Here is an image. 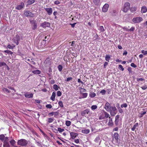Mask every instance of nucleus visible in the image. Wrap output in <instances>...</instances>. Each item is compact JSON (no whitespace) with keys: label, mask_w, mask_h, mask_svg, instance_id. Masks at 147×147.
Listing matches in <instances>:
<instances>
[{"label":"nucleus","mask_w":147,"mask_h":147,"mask_svg":"<svg viewBox=\"0 0 147 147\" xmlns=\"http://www.w3.org/2000/svg\"><path fill=\"white\" fill-rule=\"evenodd\" d=\"M143 20L142 18L141 17H137L133 18L132 21L134 23H138Z\"/></svg>","instance_id":"obj_6"},{"label":"nucleus","mask_w":147,"mask_h":147,"mask_svg":"<svg viewBox=\"0 0 147 147\" xmlns=\"http://www.w3.org/2000/svg\"><path fill=\"white\" fill-rule=\"evenodd\" d=\"M54 3L55 4L58 5L60 3V2L58 1H56L54 2Z\"/></svg>","instance_id":"obj_63"},{"label":"nucleus","mask_w":147,"mask_h":147,"mask_svg":"<svg viewBox=\"0 0 147 147\" xmlns=\"http://www.w3.org/2000/svg\"><path fill=\"white\" fill-rule=\"evenodd\" d=\"M99 30L101 32H103L104 30L103 27L102 26H100L99 27Z\"/></svg>","instance_id":"obj_44"},{"label":"nucleus","mask_w":147,"mask_h":147,"mask_svg":"<svg viewBox=\"0 0 147 147\" xmlns=\"http://www.w3.org/2000/svg\"><path fill=\"white\" fill-rule=\"evenodd\" d=\"M134 29V28L133 27H132L129 30H129L130 31H133Z\"/></svg>","instance_id":"obj_60"},{"label":"nucleus","mask_w":147,"mask_h":147,"mask_svg":"<svg viewBox=\"0 0 147 147\" xmlns=\"http://www.w3.org/2000/svg\"><path fill=\"white\" fill-rule=\"evenodd\" d=\"M34 0H28L27 1V3L29 5H31L34 3Z\"/></svg>","instance_id":"obj_32"},{"label":"nucleus","mask_w":147,"mask_h":147,"mask_svg":"<svg viewBox=\"0 0 147 147\" xmlns=\"http://www.w3.org/2000/svg\"><path fill=\"white\" fill-rule=\"evenodd\" d=\"M109 5L108 4H105L103 7L102 10L103 12H107L108 9Z\"/></svg>","instance_id":"obj_11"},{"label":"nucleus","mask_w":147,"mask_h":147,"mask_svg":"<svg viewBox=\"0 0 147 147\" xmlns=\"http://www.w3.org/2000/svg\"><path fill=\"white\" fill-rule=\"evenodd\" d=\"M2 90H3L4 91H5V92H7V93H9L10 91H9L7 89V88H2Z\"/></svg>","instance_id":"obj_46"},{"label":"nucleus","mask_w":147,"mask_h":147,"mask_svg":"<svg viewBox=\"0 0 147 147\" xmlns=\"http://www.w3.org/2000/svg\"><path fill=\"white\" fill-rule=\"evenodd\" d=\"M110 106H111L110 104L108 102H107L105 104V110L107 111H110Z\"/></svg>","instance_id":"obj_12"},{"label":"nucleus","mask_w":147,"mask_h":147,"mask_svg":"<svg viewBox=\"0 0 147 147\" xmlns=\"http://www.w3.org/2000/svg\"><path fill=\"white\" fill-rule=\"evenodd\" d=\"M10 143L11 145L12 146H14V144H15L16 142L14 140H12L10 141Z\"/></svg>","instance_id":"obj_35"},{"label":"nucleus","mask_w":147,"mask_h":147,"mask_svg":"<svg viewBox=\"0 0 147 147\" xmlns=\"http://www.w3.org/2000/svg\"><path fill=\"white\" fill-rule=\"evenodd\" d=\"M10 146L8 142H4L3 147H9Z\"/></svg>","instance_id":"obj_36"},{"label":"nucleus","mask_w":147,"mask_h":147,"mask_svg":"<svg viewBox=\"0 0 147 147\" xmlns=\"http://www.w3.org/2000/svg\"><path fill=\"white\" fill-rule=\"evenodd\" d=\"M7 66V64L4 62H0V67L2 66Z\"/></svg>","instance_id":"obj_40"},{"label":"nucleus","mask_w":147,"mask_h":147,"mask_svg":"<svg viewBox=\"0 0 147 147\" xmlns=\"http://www.w3.org/2000/svg\"><path fill=\"white\" fill-rule=\"evenodd\" d=\"M138 123H136L135 124H134L133 127L131 128V130L132 131H134L135 129L136 128V127H138Z\"/></svg>","instance_id":"obj_27"},{"label":"nucleus","mask_w":147,"mask_h":147,"mask_svg":"<svg viewBox=\"0 0 147 147\" xmlns=\"http://www.w3.org/2000/svg\"><path fill=\"white\" fill-rule=\"evenodd\" d=\"M41 72V71L39 70H34L32 71V73L34 74H40Z\"/></svg>","instance_id":"obj_25"},{"label":"nucleus","mask_w":147,"mask_h":147,"mask_svg":"<svg viewBox=\"0 0 147 147\" xmlns=\"http://www.w3.org/2000/svg\"><path fill=\"white\" fill-rule=\"evenodd\" d=\"M5 136L3 135H0V139L2 141H3Z\"/></svg>","instance_id":"obj_49"},{"label":"nucleus","mask_w":147,"mask_h":147,"mask_svg":"<svg viewBox=\"0 0 147 147\" xmlns=\"http://www.w3.org/2000/svg\"><path fill=\"white\" fill-rule=\"evenodd\" d=\"M30 23L31 24V25L32 30H35L37 28V23L35 20H30Z\"/></svg>","instance_id":"obj_2"},{"label":"nucleus","mask_w":147,"mask_h":147,"mask_svg":"<svg viewBox=\"0 0 147 147\" xmlns=\"http://www.w3.org/2000/svg\"><path fill=\"white\" fill-rule=\"evenodd\" d=\"M58 104H59V105L60 106V107H63V103L62 101H59L58 102Z\"/></svg>","instance_id":"obj_52"},{"label":"nucleus","mask_w":147,"mask_h":147,"mask_svg":"<svg viewBox=\"0 0 147 147\" xmlns=\"http://www.w3.org/2000/svg\"><path fill=\"white\" fill-rule=\"evenodd\" d=\"M119 136L118 134L117 133H115L113 136V138L115 139L116 142H118V138Z\"/></svg>","instance_id":"obj_16"},{"label":"nucleus","mask_w":147,"mask_h":147,"mask_svg":"<svg viewBox=\"0 0 147 147\" xmlns=\"http://www.w3.org/2000/svg\"><path fill=\"white\" fill-rule=\"evenodd\" d=\"M109 117V118H110V117H109V115L107 112H105L101 114L99 118V119H106Z\"/></svg>","instance_id":"obj_3"},{"label":"nucleus","mask_w":147,"mask_h":147,"mask_svg":"<svg viewBox=\"0 0 147 147\" xmlns=\"http://www.w3.org/2000/svg\"><path fill=\"white\" fill-rule=\"evenodd\" d=\"M56 93L55 92H53L52 93V96L51 97V99L53 101H54L55 99V97L56 96Z\"/></svg>","instance_id":"obj_22"},{"label":"nucleus","mask_w":147,"mask_h":147,"mask_svg":"<svg viewBox=\"0 0 147 147\" xmlns=\"http://www.w3.org/2000/svg\"><path fill=\"white\" fill-rule=\"evenodd\" d=\"M147 109H142V111H141L140 113L139 114V117L141 118L143 117L144 115H145L146 113L147 110Z\"/></svg>","instance_id":"obj_9"},{"label":"nucleus","mask_w":147,"mask_h":147,"mask_svg":"<svg viewBox=\"0 0 147 147\" xmlns=\"http://www.w3.org/2000/svg\"><path fill=\"white\" fill-rule=\"evenodd\" d=\"M15 47V46L13 45V46H11L10 44H9L7 46V48L11 49H13Z\"/></svg>","instance_id":"obj_30"},{"label":"nucleus","mask_w":147,"mask_h":147,"mask_svg":"<svg viewBox=\"0 0 147 147\" xmlns=\"http://www.w3.org/2000/svg\"><path fill=\"white\" fill-rule=\"evenodd\" d=\"M71 122L70 121H67L66 122V124L67 126H69L71 124Z\"/></svg>","instance_id":"obj_53"},{"label":"nucleus","mask_w":147,"mask_h":147,"mask_svg":"<svg viewBox=\"0 0 147 147\" xmlns=\"http://www.w3.org/2000/svg\"><path fill=\"white\" fill-rule=\"evenodd\" d=\"M96 95V94L94 92H91L89 94V96L91 98H93Z\"/></svg>","instance_id":"obj_29"},{"label":"nucleus","mask_w":147,"mask_h":147,"mask_svg":"<svg viewBox=\"0 0 147 147\" xmlns=\"http://www.w3.org/2000/svg\"><path fill=\"white\" fill-rule=\"evenodd\" d=\"M106 91L105 90H102L100 91V93L102 94H104L105 93Z\"/></svg>","instance_id":"obj_58"},{"label":"nucleus","mask_w":147,"mask_h":147,"mask_svg":"<svg viewBox=\"0 0 147 147\" xmlns=\"http://www.w3.org/2000/svg\"><path fill=\"white\" fill-rule=\"evenodd\" d=\"M43 39L45 40H46V41H47L49 38L50 37L49 35H47V36H43Z\"/></svg>","instance_id":"obj_31"},{"label":"nucleus","mask_w":147,"mask_h":147,"mask_svg":"<svg viewBox=\"0 0 147 147\" xmlns=\"http://www.w3.org/2000/svg\"><path fill=\"white\" fill-rule=\"evenodd\" d=\"M118 68L119 69L121 70L122 71H123L124 70V68L121 65H119Z\"/></svg>","instance_id":"obj_43"},{"label":"nucleus","mask_w":147,"mask_h":147,"mask_svg":"<svg viewBox=\"0 0 147 147\" xmlns=\"http://www.w3.org/2000/svg\"><path fill=\"white\" fill-rule=\"evenodd\" d=\"M110 112L111 115L112 116H115L117 113V111L115 106H110Z\"/></svg>","instance_id":"obj_1"},{"label":"nucleus","mask_w":147,"mask_h":147,"mask_svg":"<svg viewBox=\"0 0 147 147\" xmlns=\"http://www.w3.org/2000/svg\"><path fill=\"white\" fill-rule=\"evenodd\" d=\"M110 58L111 57L109 55H106L105 57V59L106 61L109 62Z\"/></svg>","instance_id":"obj_26"},{"label":"nucleus","mask_w":147,"mask_h":147,"mask_svg":"<svg viewBox=\"0 0 147 147\" xmlns=\"http://www.w3.org/2000/svg\"><path fill=\"white\" fill-rule=\"evenodd\" d=\"M108 125H110V126H113V122L112 121V120H109Z\"/></svg>","instance_id":"obj_39"},{"label":"nucleus","mask_w":147,"mask_h":147,"mask_svg":"<svg viewBox=\"0 0 147 147\" xmlns=\"http://www.w3.org/2000/svg\"><path fill=\"white\" fill-rule=\"evenodd\" d=\"M81 94L82 95V97H79L80 99L86 98L87 97L88 94V93H82Z\"/></svg>","instance_id":"obj_24"},{"label":"nucleus","mask_w":147,"mask_h":147,"mask_svg":"<svg viewBox=\"0 0 147 147\" xmlns=\"http://www.w3.org/2000/svg\"><path fill=\"white\" fill-rule=\"evenodd\" d=\"M144 80V79L143 78H137V81H143Z\"/></svg>","instance_id":"obj_59"},{"label":"nucleus","mask_w":147,"mask_h":147,"mask_svg":"<svg viewBox=\"0 0 147 147\" xmlns=\"http://www.w3.org/2000/svg\"><path fill=\"white\" fill-rule=\"evenodd\" d=\"M46 40H45L43 39L42 41L41 42V46L42 48L46 46Z\"/></svg>","instance_id":"obj_17"},{"label":"nucleus","mask_w":147,"mask_h":147,"mask_svg":"<svg viewBox=\"0 0 147 147\" xmlns=\"http://www.w3.org/2000/svg\"><path fill=\"white\" fill-rule=\"evenodd\" d=\"M72 79L73 78L72 77H69L66 79L65 81L68 82V81H69L72 80Z\"/></svg>","instance_id":"obj_61"},{"label":"nucleus","mask_w":147,"mask_h":147,"mask_svg":"<svg viewBox=\"0 0 147 147\" xmlns=\"http://www.w3.org/2000/svg\"><path fill=\"white\" fill-rule=\"evenodd\" d=\"M50 83L52 84H54L55 83L54 80L53 79L51 80L50 82Z\"/></svg>","instance_id":"obj_64"},{"label":"nucleus","mask_w":147,"mask_h":147,"mask_svg":"<svg viewBox=\"0 0 147 147\" xmlns=\"http://www.w3.org/2000/svg\"><path fill=\"white\" fill-rule=\"evenodd\" d=\"M97 107L96 105H93L91 106V109L92 110H94L97 109Z\"/></svg>","instance_id":"obj_42"},{"label":"nucleus","mask_w":147,"mask_h":147,"mask_svg":"<svg viewBox=\"0 0 147 147\" xmlns=\"http://www.w3.org/2000/svg\"><path fill=\"white\" fill-rule=\"evenodd\" d=\"M127 106V105L126 104V103H125L122 104L121 106V108H123V107L126 108Z\"/></svg>","instance_id":"obj_41"},{"label":"nucleus","mask_w":147,"mask_h":147,"mask_svg":"<svg viewBox=\"0 0 147 147\" xmlns=\"http://www.w3.org/2000/svg\"><path fill=\"white\" fill-rule=\"evenodd\" d=\"M24 96L26 98H31L33 97V94L32 93L28 94V93L27 92L25 94Z\"/></svg>","instance_id":"obj_18"},{"label":"nucleus","mask_w":147,"mask_h":147,"mask_svg":"<svg viewBox=\"0 0 147 147\" xmlns=\"http://www.w3.org/2000/svg\"><path fill=\"white\" fill-rule=\"evenodd\" d=\"M24 6V5L23 2H21L20 5H18L16 7V9L18 10H20L23 8Z\"/></svg>","instance_id":"obj_15"},{"label":"nucleus","mask_w":147,"mask_h":147,"mask_svg":"<svg viewBox=\"0 0 147 147\" xmlns=\"http://www.w3.org/2000/svg\"><path fill=\"white\" fill-rule=\"evenodd\" d=\"M136 9H137L136 7H131L130 9V10L131 12L133 13V12H135V11H136Z\"/></svg>","instance_id":"obj_28"},{"label":"nucleus","mask_w":147,"mask_h":147,"mask_svg":"<svg viewBox=\"0 0 147 147\" xmlns=\"http://www.w3.org/2000/svg\"><path fill=\"white\" fill-rule=\"evenodd\" d=\"M44 63L46 66H49L51 64V61L49 58H47L45 60Z\"/></svg>","instance_id":"obj_13"},{"label":"nucleus","mask_w":147,"mask_h":147,"mask_svg":"<svg viewBox=\"0 0 147 147\" xmlns=\"http://www.w3.org/2000/svg\"><path fill=\"white\" fill-rule=\"evenodd\" d=\"M54 89L56 91H57L58 89V87L56 84H54L53 86Z\"/></svg>","instance_id":"obj_38"},{"label":"nucleus","mask_w":147,"mask_h":147,"mask_svg":"<svg viewBox=\"0 0 147 147\" xmlns=\"http://www.w3.org/2000/svg\"><path fill=\"white\" fill-rule=\"evenodd\" d=\"M18 144L21 146H25L27 144L28 141L25 139H21L18 141Z\"/></svg>","instance_id":"obj_4"},{"label":"nucleus","mask_w":147,"mask_h":147,"mask_svg":"<svg viewBox=\"0 0 147 147\" xmlns=\"http://www.w3.org/2000/svg\"><path fill=\"white\" fill-rule=\"evenodd\" d=\"M24 13V14L26 17H33L35 15L34 13L29 11H25Z\"/></svg>","instance_id":"obj_8"},{"label":"nucleus","mask_w":147,"mask_h":147,"mask_svg":"<svg viewBox=\"0 0 147 147\" xmlns=\"http://www.w3.org/2000/svg\"><path fill=\"white\" fill-rule=\"evenodd\" d=\"M118 109L119 112V113H122L123 112V110L121 108H120L119 107L118 108Z\"/></svg>","instance_id":"obj_54"},{"label":"nucleus","mask_w":147,"mask_h":147,"mask_svg":"<svg viewBox=\"0 0 147 147\" xmlns=\"http://www.w3.org/2000/svg\"><path fill=\"white\" fill-rule=\"evenodd\" d=\"M70 135L71 138L73 139H74L77 136L78 134L77 133L74 132H71L70 133Z\"/></svg>","instance_id":"obj_20"},{"label":"nucleus","mask_w":147,"mask_h":147,"mask_svg":"<svg viewBox=\"0 0 147 147\" xmlns=\"http://www.w3.org/2000/svg\"><path fill=\"white\" fill-rule=\"evenodd\" d=\"M20 40V36L18 34H17L13 39V41L14 43L18 45L19 44V41Z\"/></svg>","instance_id":"obj_7"},{"label":"nucleus","mask_w":147,"mask_h":147,"mask_svg":"<svg viewBox=\"0 0 147 147\" xmlns=\"http://www.w3.org/2000/svg\"><path fill=\"white\" fill-rule=\"evenodd\" d=\"M147 11V9L145 6H142L141 9V12L142 13H144Z\"/></svg>","instance_id":"obj_19"},{"label":"nucleus","mask_w":147,"mask_h":147,"mask_svg":"<svg viewBox=\"0 0 147 147\" xmlns=\"http://www.w3.org/2000/svg\"><path fill=\"white\" fill-rule=\"evenodd\" d=\"M89 112V110L86 109L85 110L83 111L81 113V115L82 116H84L86 114H88Z\"/></svg>","instance_id":"obj_23"},{"label":"nucleus","mask_w":147,"mask_h":147,"mask_svg":"<svg viewBox=\"0 0 147 147\" xmlns=\"http://www.w3.org/2000/svg\"><path fill=\"white\" fill-rule=\"evenodd\" d=\"M131 66L134 68H136L137 67L136 65L133 63H131Z\"/></svg>","instance_id":"obj_57"},{"label":"nucleus","mask_w":147,"mask_h":147,"mask_svg":"<svg viewBox=\"0 0 147 147\" xmlns=\"http://www.w3.org/2000/svg\"><path fill=\"white\" fill-rule=\"evenodd\" d=\"M141 53L144 55H147V51H145L144 50H142L141 51Z\"/></svg>","instance_id":"obj_51"},{"label":"nucleus","mask_w":147,"mask_h":147,"mask_svg":"<svg viewBox=\"0 0 147 147\" xmlns=\"http://www.w3.org/2000/svg\"><path fill=\"white\" fill-rule=\"evenodd\" d=\"M76 24V23H75L73 24H70L71 25V27L72 28H74L75 26V25Z\"/></svg>","instance_id":"obj_62"},{"label":"nucleus","mask_w":147,"mask_h":147,"mask_svg":"<svg viewBox=\"0 0 147 147\" xmlns=\"http://www.w3.org/2000/svg\"><path fill=\"white\" fill-rule=\"evenodd\" d=\"M142 90H145L147 88V86L146 84H144L143 86L141 87Z\"/></svg>","instance_id":"obj_48"},{"label":"nucleus","mask_w":147,"mask_h":147,"mask_svg":"<svg viewBox=\"0 0 147 147\" xmlns=\"http://www.w3.org/2000/svg\"><path fill=\"white\" fill-rule=\"evenodd\" d=\"M90 130L88 129H85L82 131V132L84 134H87L89 133Z\"/></svg>","instance_id":"obj_21"},{"label":"nucleus","mask_w":147,"mask_h":147,"mask_svg":"<svg viewBox=\"0 0 147 147\" xmlns=\"http://www.w3.org/2000/svg\"><path fill=\"white\" fill-rule=\"evenodd\" d=\"M3 141H4V142H8V138L5 137Z\"/></svg>","instance_id":"obj_47"},{"label":"nucleus","mask_w":147,"mask_h":147,"mask_svg":"<svg viewBox=\"0 0 147 147\" xmlns=\"http://www.w3.org/2000/svg\"><path fill=\"white\" fill-rule=\"evenodd\" d=\"M49 15H51L53 12V10L51 8H47L45 9Z\"/></svg>","instance_id":"obj_14"},{"label":"nucleus","mask_w":147,"mask_h":147,"mask_svg":"<svg viewBox=\"0 0 147 147\" xmlns=\"http://www.w3.org/2000/svg\"><path fill=\"white\" fill-rule=\"evenodd\" d=\"M130 4L128 2L125 3L123 6V11L125 12H126L129 9Z\"/></svg>","instance_id":"obj_5"},{"label":"nucleus","mask_w":147,"mask_h":147,"mask_svg":"<svg viewBox=\"0 0 147 147\" xmlns=\"http://www.w3.org/2000/svg\"><path fill=\"white\" fill-rule=\"evenodd\" d=\"M100 140V138L99 137H97L95 139V141L97 143Z\"/></svg>","instance_id":"obj_56"},{"label":"nucleus","mask_w":147,"mask_h":147,"mask_svg":"<svg viewBox=\"0 0 147 147\" xmlns=\"http://www.w3.org/2000/svg\"><path fill=\"white\" fill-rule=\"evenodd\" d=\"M58 131H59V133H61L63 131H64V129H61V128H58Z\"/></svg>","instance_id":"obj_45"},{"label":"nucleus","mask_w":147,"mask_h":147,"mask_svg":"<svg viewBox=\"0 0 147 147\" xmlns=\"http://www.w3.org/2000/svg\"><path fill=\"white\" fill-rule=\"evenodd\" d=\"M3 52L8 54H10L11 55H12L13 53L12 51L9 50H5Z\"/></svg>","instance_id":"obj_34"},{"label":"nucleus","mask_w":147,"mask_h":147,"mask_svg":"<svg viewBox=\"0 0 147 147\" xmlns=\"http://www.w3.org/2000/svg\"><path fill=\"white\" fill-rule=\"evenodd\" d=\"M46 107L47 108L51 109L52 107V106L51 104H48L46 105Z\"/></svg>","instance_id":"obj_55"},{"label":"nucleus","mask_w":147,"mask_h":147,"mask_svg":"<svg viewBox=\"0 0 147 147\" xmlns=\"http://www.w3.org/2000/svg\"><path fill=\"white\" fill-rule=\"evenodd\" d=\"M62 93L60 91H58L57 92V95L58 96H61Z\"/></svg>","instance_id":"obj_50"},{"label":"nucleus","mask_w":147,"mask_h":147,"mask_svg":"<svg viewBox=\"0 0 147 147\" xmlns=\"http://www.w3.org/2000/svg\"><path fill=\"white\" fill-rule=\"evenodd\" d=\"M58 68L59 70V71H61L62 69H63V67L62 66V65H59L58 66Z\"/></svg>","instance_id":"obj_37"},{"label":"nucleus","mask_w":147,"mask_h":147,"mask_svg":"<svg viewBox=\"0 0 147 147\" xmlns=\"http://www.w3.org/2000/svg\"><path fill=\"white\" fill-rule=\"evenodd\" d=\"M93 2L95 5H97L99 3L100 0H93Z\"/></svg>","instance_id":"obj_33"},{"label":"nucleus","mask_w":147,"mask_h":147,"mask_svg":"<svg viewBox=\"0 0 147 147\" xmlns=\"http://www.w3.org/2000/svg\"><path fill=\"white\" fill-rule=\"evenodd\" d=\"M50 26V23L45 21L40 24V26L44 28H45L47 27H49Z\"/></svg>","instance_id":"obj_10"}]
</instances>
